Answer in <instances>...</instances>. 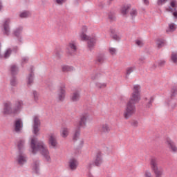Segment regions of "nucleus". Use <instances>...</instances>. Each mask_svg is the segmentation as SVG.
<instances>
[{
    "label": "nucleus",
    "instance_id": "1",
    "mask_svg": "<svg viewBox=\"0 0 177 177\" xmlns=\"http://www.w3.org/2000/svg\"><path fill=\"white\" fill-rule=\"evenodd\" d=\"M37 139L35 138H30V149L32 154H36L37 151H40L41 154L44 157L46 161L50 162V156L49 155V150L48 147L42 141L37 142Z\"/></svg>",
    "mask_w": 177,
    "mask_h": 177
},
{
    "label": "nucleus",
    "instance_id": "2",
    "mask_svg": "<svg viewBox=\"0 0 177 177\" xmlns=\"http://www.w3.org/2000/svg\"><path fill=\"white\" fill-rule=\"evenodd\" d=\"M149 165L151 171L153 172V177H162V175H164V169L162 167H158V163L156 158H152L150 160ZM144 177H153V174H151V171L149 170H146L144 172Z\"/></svg>",
    "mask_w": 177,
    "mask_h": 177
},
{
    "label": "nucleus",
    "instance_id": "3",
    "mask_svg": "<svg viewBox=\"0 0 177 177\" xmlns=\"http://www.w3.org/2000/svg\"><path fill=\"white\" fill-rule=\"evenodd\" d=\"M80 37L82 41H87V48L90 50L95 48V45H96V42L97 41V35L96 33H93L91 36H88L85 32H82Z\"/></svg>",
    "mask_w": 177,
    "mask_h": 177
},
{
    "label": "nucleus",
    "instance_id": "4",
    "mask_svg": "<svg viewBox=\"0 0 177 177\" xmlns=\"http://www.w3.org/2000/svg\"><path fill=\"white\" fill-rule=\"evenodd\" d=\"M136 113V106L131 102H127L123 111L122 117L124 120H129Z\"/></svg>",
    "mask_w": 177,
    "mask_h": 177
},
{
    "label": "nucleus",
    "instance_id": "5",
    "mask_svg": "<svg viewBox=\"0 0 177 177\" xmlns=\"http://www.w3.org/2000/svg\"><path fill=\"white\" fill-rule=\"evenodd\" d=\"M56 98L58 102H64L66 99V84L64 83L58 86Z\"/></svg>",
    "mask_w": 177,
    "mask_h": 177
},
{
    "label": "nucleus",
    "instance_id": "6",
    "mask_svg": "<svg viewBox=\"0 0 177 177\" xmlns=\"http://www.w3.org/2000/svg\"><path fill=\"white\" fill-rule=\"evenodd\" d=\"M48 145L51 149H57V147H59V142H57L56 133H50L48 134Z\"/></svg>",
    "mask_w": 177,
    "mask_h": 177
},
{
    "label": "nucleus",
    "instance_id": "7",
    "mask_svg": "<svg viewBox=\"0 0 177 177\" xmlns=\"http://www.w3.org/2000/svg\"><path fill=\"white\" fill-rule=\"evenodd\" d=\"M77 52V43L74 41H70L66 48V53L68 56H73Z\"/></svg>",
    "mask_w": 177,
    "mask_h": 177
},
{
    "label": "nucleus",
    "instance_id": "8",
    "mask_svg": "<svg viewBox=\"0 0 177 177\" xmlns=\"http://www.w3.org/2000/svg\"><path fill=\"white\" fill-rule=\"evenodd\" d=\"M39 127H41V121H39V118L35 115L33 117L32 133L36 136L39 135Z\"/></svg>",
    "mask_w": 177,
    "mask_h": 177
},
{
    "label": "nucleus",
    "instance_id": "9",
    "mask_svg": "<svg viewBox=\"0 0 177 177\" xmlns=\"http://www.w3.org/2000/svg\"><path fill=\"white\" fill-rule=\"evenodd\" d=\"M15 110L12 108V103L10 102H4L3 104V109L1 110L2 115H9L12 113H15Z\"/></svg>",
    "mask_w": 177,
    "mask_h": 177
},
{
    "label": "nucleus",
    "instance_id": "10",
    "mask_svg": "<svg viewBox=\"0 0 177 177\" xmlns=\"http://www.w3.org/2000/svg\"><path fill=\"white\" fill-rule=\"evenodd\" d=\"M89 120V113H84L80 116V121L78 123L79 128H85L86 127V122Z\"/></svg>",
    "mask_w": 177,
    "mask_h": 177
},
{
    "label": "nucleus",
    "instance_id": "11",
    "mask_svg": "<svg viewBox=\"0 0 177 177\" xmlns=\"http://www.w3.org/2000/svg\"><path fill=\"white\" fill-rule=\"evenodd\" d=\"M94 164L95 167H100L103 164V152L102 151H97L95 153Z\"/></svg>",
    "mask_w": 177,
    "mask_h": 177
},
{
    "label": "nucleus",
    "instance_id": "12",
    "mask_svg": "<svg viewBox=\"0 0 177 177\" xmlns=\"http://www.w3.org/2000/svg\"><path fill=\"white\" fill-rule=\"evenodd\" d=\"M165 145H167L168 149L171 153H177V147L175 142H174L170 138H166Z\"/></svg>",
    "mask_w": 177,
    "mask_h": 177
},
{
    "label": "nucleus",
    "instance_id": "13",
    "mask_svg": "<svg viewBox=\"0 0 177 177\" xmlns=\"http://www.w3.org/2000/svg\"><path fill=\"white\" fill-rule=\"evenodd\" d=\"M13 130L14 132H16L17 133H20V132H21L23 130V120H21V119H17L14 122Z\"/></svg>",
    "mask_w": 177,
    "mask_h": 177
},
{
    "label": "nucleus",
    "instance_id": "14",
    "mask_svg": "<svg viewBox=\"0 0 177 177\" xmlns=\"http://www.w3.org/2000/svg\"><path fill=\"white\" fill-rule=\"evenodd\" d=\"M140 99H141L140 94L131 93L130 99L127 102H131L133 104H136V103H139V102H140Z\"/></svg>",
    "mask_w": 177,
    "mask_h": 177
},
{
    "label": "nucleus",
    "instance_id": "15",
    "mask_svg": "<svg viewBox=\"0 0 177 177\" xmlns=\"http://www.w3.org/2000/svg\"><path fill=\"white\" fill-rule=\"evenodd\" d=\"M17 161L19 165H23L27 162V156L23 152H19Z\"/></svg>",
    "mask_w": 177,
    "mask_h": 177
},
{
    "label": "nucleus",
    "instance_id": "16",
    "mask_svg": "<svg viewBox=\"0 0 177 177\" xmlns=\"http://www.w3.org/2000/svg\"><path fill=\"white\" fill-rule=\"evenodd\" d=\"M169 6L166 8L167 12H174L177 8V1L176 0H171L169 3Z\"/></svg>",
    "mask_w": 177,
    "mask_h": 177
},
{
    "label": "nucleus",
    "instance_id": "17",
    "mask_svg": "<svg viewBox=\"0 0 177 177\" xmlns=\"http://www.w3.org/2000/svg\"><path fill=\"white\" fill-rule=\"evenodd\" d=\"M110 131H111L110 124L107 123H104L101 125L100 131L102 132V133H109Z\"/></svg>",
    "mask_w": 177,
    "mask_h": 177
},
{
    "label": "nucleus",
    "instance_id": "18",
    "mask_svg": "<svg viewBox=\"0 0 177 177\" xmlns=\"http://www.w3.org/2000/svg\"><path fill=\"white\" fill-rule=\"evenodd\" d=\"M60 135L62 138L66 139L70 135V129L67 127H62L60 131Z\"/></svg>",
    "mask_w": 177,
    "mask_h": 177
},
{
    "label": "nucleus",
    "instance_id": "19",
    "mask_svg": "<svg viewBox=\"0 0 177 177\" xmlns=\"http://www.w3.org/2000/svg\"><path fill=\"white\" fill-rule=\"evenodd\" d=\"M77 167H78V161L77 160L73 158L69 160V168L71 171H75L77 169Z\"/></svg>",
    "mask_w": 177,
    "mask_h": 177
},
{
    "label": "nucleus",
    "instance_id": "20",
    "mask_svg": "<svg viewBox=\"0 0 177 177\" xmlns=\"http://www.w3.org/2000/svg\"><path fill=\"white\" fill-rule=\"evenodd\" d=\"M61 70L62 73H71L75 70L73 66H68V65H62L61 66Z\"/></svg>",
    "mask_w": 177,
    "mask_h": 177
},
{
    "label": "nucleus",
    "instance_id": "21",
    "mask_svg": "<svg viewBox=\"0 0 177 177\" xmlns=\"http://www.w3.org/2000/svg\"><path fill=\"white\" fill-rule=\"evenodd\" d=\"M9 23H10V19H6L3 24L4 34H6V35H9V32H10Z\"/></svg>",
    "mask_w": 177,
    "mask_h": 177
},
{
    "label": "nucleus",
    "instance_id": "22",
    "mask_svg": "<svg viewBox=\"0 0 177 177\" xmlns=\"http://www.w3.org/2000/svg\"><path fill=\"white\" fill-rule=\"evenodd\" d=\"M153 97H145L144 100L145 107L147 109H150L153 104Z\"/></svg>",
    "mask_w": 177,
    "mask_h": 177
},
{
    "label": "nucleus",
    "instance_id": "23",
    "mask_svg": "<svg viewBox=\"0 0 177 177\" xmlns=\"http://www.w3.org/2000/svg\"><path fill=\"white\" fill-rule=\"evenodd\" d=\"M81 96L80 95V93L78 91L74 92L71 96V102H78L80 100Z\"/></svg>",
    "mask_w": 177,
    "mask_h": 177
},
{
    "label": "nucleus",
    "instance_id": "24",
    "mask_svg": "<svg viewBox=\"0 0 177 177\" xmlns=\"http://www.w3.org/2000/svg\"><path fill=\"white\" fill-rule=\"evenodd\" d=\"M24 145H26V140H19L17 142V147L19 149V152L23 153V150H24Z\"/></svg>",
    "mask_w": 177,
    "mask_h": 177
},
{
    "label": "nucleus",
    "instance_id": "25",
    "mask_svg": "<svg viewBox=\"0 0 177 177\" xmlns=\"http://www.w3.org/2000/svg\"><path fill=\"white\" fill-rule=\"evenodd\" d=\"M26 83L28 86L32 85L34 84V73H30L29 75L27 77Z\"/></svg>",
    "mask_w": 177,
    "mask_h": 177
},
{
    "label": "nucleus",
    "instance_id": "26",
    "mask_svg": "<svg viewBox=\"0 0 177 177\" xmlns=\"http://www.w3.org/2000/svg\"><path fill=\"white\" fill-rule=\"evenodd\" d=\"M129 9H131V6L129 4L124 5L121 10V13L123 16H125L128 13Z\"/></svg>",
    "mask_w": 177,
    "mask_h": 177
},
{
    "label": "nucleus",
    "instance_id": "27",
    "mask_svg": "<svg viewBox=\"0 0 177 177\" xmlns=\"http://www.w3.org/2000/svg\"><path fill=\"white\" fill-rule=\"evenodd\" d=\"M140 85L139 84H135L133 86V88H132V93H136V94H138V95H140Z\"/></svg>",
    "mask_w": 177,
    "mask_h": 177
},
{
    "label": "nucleus",
    "instance_id": "28",
    "mask_svg": "<svg viewBox=\"0 0 177 177\" xmlns=\"http://www.w3.org/2000/svg\"><path fill=\"white\" fill-rule=\"evenodd\" d=\"M23 108V101L21 100H18L15 103V113H16V111H19L21 109Z\"/></svg>",
    "mask_w": 177,
    "mask_h": 177
},
{
    "label": "nucleus",
    "instance_id": "29",
    "mask_svg": "<svg viewBox=\"0 0 177 177\" xmlns=\"http://www.w3.org/2000/svg\"><path fill=\"white\" fill-rule=\"evenodd\" d=\"M176 30V25L172 23L169 24V28L166 30V32H174Z\"/></svg>",
    "mask_w": 177,
    "mask_h": 177
},
{
    "label": "nucleus",
    "instance_id": "30",
    "mask_svg": "<svg viewBox=\"0 0 177 177\" xmlns=\"http://www.w3.org/2000/svg\"><path fill=\"white\" fill-rule=\"evenodd\" d=\"M135 44L139 48H142L145 45V41L142 38H138L135 40Z\"/></svg>",
    "mask_w": 177,
    "mask_h": 177
},
{
    "label": "nucleus",
    "instance_id": "31",
    "mask_svg": "<svg viewBox=\"0 0 177 177\" xmlns=\"http://www.w3.org/2000/svg\"><path fill=\"white\" fill-rule=\"evenodd\" d=\"M95 85L98 89H104V88H106V86H107V84H106V83H102L100 82H95Z\"/></svg>",
    "mask_w": 177,
    "mask_h": 177
},
{
    "label": "nucleus",
    "instance_id": "32",
    "mask_svg": "<svg viewBox=\"0 0 177 177\" xmlns=\"http://www.w3.org/2000/svg\"><path fill=\"white\" fill-rule=\"evenodd\" d=\"M171 61L174 64H177V52H173L171 55Z\"/></svg>",
    "mask_w": 177,
    "mask_h": 177
},
{
    "label": "nucleus",
    "instance_id": "33",
    "mask_svg": "<svg viewBox=\"0 0 177 177\" xmlns=\"http://www.w3.org/2000/svg\"><path fill=\"white\" fill-rule=\"evenodd\" d=\"M30 16H31V13H30V12L28 11H24L21 12L19 15V17H21V19H24L26 17H30Z\"/></svg>",
    "mask_w": 177,
    "mask_h": 177
},
{
    "label": "nucleus",
    "instance_id": "34",
    "mask_svg": "<svg viewBox=\"0 0 177 177\" xmlns=\"http://www.w3.org/2000/svg\"><path fill=\"white\" fill-rule=\"evenodd\" d=\"M32 97H33V102L35 103H38V100H39V94L37 91L32 92Z\"/></svg>",
    "mask_w": 177,
    "mask_h": 177
},
{
    "label": "nucleus",
    "instance_id": "35",
    "mask_svg": "<svg viewBox=\"0 0 177 177\" xmlns=\"http://www.w3.org/2000/svg\"><path fill=\"white\" fill-rule=\"evenodd\" d=\"M81 134V131H80V129L76 130L73 134V140H78L80 138V135Z\"/></svg>",
    "mask_w": 177,
    "mask_h": 177
},
{
    "label": "nucleus",
    "instance_id": "36",
    "mask_svg": "<svg viewBox=\"0 0 177 177\" xmlns=\"http://www.w3.org/2000/svg\"><path fill=\"white\" fill-rule=\"evenodd\" d=\"M135 66H130L126 69V75H130L135 71Z\"/></svg>",
    "mask_w": 177,
    "mask_h": 177
},
{
    "label": "nucleus",
    "instance_id": "37",
    "mask_svg": "<svg viewBox=\"0 0 177 177\" xmlns=\"http://www.w3.org/2000/svg\"><path fill=\"white\" fill-rule=\"evenodd\" d=\"M165 45V41L163 39H158L157 40V46L158 48H162Z\"/></svg>",
    "mask_w": 177,
    "mask_h": 177
},
{
    "label": "nucleus",
    "instance_id": "38",
    "mask_svg": "<svg viewBox=\"0 0 177 177\" xmlns=\"http://www.w3.org/2000/svg\"><path fill=\"white\" fill-rule=\"evenodd\" d=\"M95 162L94 161H90L87 163L86 165V169L88 171H91V169H92V168H93V167H95Z\"/></svg>",
    "mask_w": 177,
    "mask_h": 177
},
{
    "label": "nucleus",
    "instance_id": "39",
    "mask_svg": "<svg viewBox=\"0 0 177 177\" xmlns=\"http://www.w3.org/2000/svg\"><path fill=\"white\" fill-rule=\"evenodd\" d=\"M109 52L110 55H111L112 56H114L117 55V48L111 47L109 48Z\"/></svg>",
    "mask_w": 177,
    "mask_h": 177
},
{
    "label": "nucleus",
    "instance_id": "40",
    "mask_svg": "<svg viewBox=\"0 0 177 177\" xmlns=\"http://www.w3.org/2000/svg\"><path fill=\"white\" fill-rule=\"evenodd\" d=\"M32 169L36 172V174H38L39 172V165L38 163H34Z\"/></svg>",
    "mask_w": 177,
    "mask_h": 177
},
{
    "label": "nucleus",
    "instance_id": "41",
    "mask_svg": "<svg viewBox=\"0 0 177 177\" xmlns=\"http://www.w3.org/2000/svg\"><path fill=\"white\" fill-rule=\"evenodd\" d=\"M171 97H174V96H176L177 95V86H174L172 88H171Z\"/></svg>",
    "mask_w": 177,
    "mask_h": 177
},
{
    "label": "nucleus",
    "instance_id": "42",
    "mask_svg": "<svg viewBox=\"0 0 177 177\" xmlns=\"http://www.w3.org/2000/svg\"><path fill=\"white\" fill-rule=\"evenodd\" d=\"M138 15V11L136 9H132L130 11V16H131L132 18L136 17Z\"/></svg>",
    "mask_w": 177,
    "mask_h": 177
},
{
    "label": "nucleus",
    "instance_id": "43",
    "mask_svg": "<svg viewBox=\"0 0 177 177\" xmlns=\"http://www.w3.org/2000/svg\"><path fill=\"white\" fill-rule=\"evenodd\" d=\"M165 63H167L165 60L160 59L158 62V66H159V67H164V66H165Z\"/></svg>",
    "mask_w": 177,
    "mask_h": 177
},
{
    "label": "nucleus",
    "instance_id": "44",
    "mask_svg": "<svg viewBox=\"0 0 177 177\" xmlns=\"http://www.w3.org/2000/svg\"><path fill=\"white\" fill-rule=\"evenodd\" d=\"M10 71L12 74H15L17 71V66L16 65H11Z\"/></svg>",
    "mask_w": 177,
    "mask_h": 177
},
{
    "label": "nucleus",
    "instance_id": "45",
    "mask_svg": "<svg viewBox=\"0 0 177 177\" xmlns=\"http://www.w3.org/2000/svg\"><path fill=\"white\" fill-rule=\"evenodd\" d=\"M91 78L93 81H97L99 80V74H93Z\"/></svg>",
    "mask_w": 177,
    "mask_h": 177
},
{
    "label": "nucleus",
    "instance_id": "46",
    "mask_svg": "<svg viewBox=\"0 0 177 177\" xmlns=\"http://www.w3.org/2000/svg\"><path fill=\"white\" fill-rule=\"evenodd\" d=\"M10 84L12 86H15V85H17V80H16V78L12 77L10 80Z\"/></svg>",
    "mask_w": 177,
    "mask_h": 177
},
{
    "label": "nucleus",
    "instance_id": "47",
    "mask_svg": "<svg viewBox=\"0 0 177 177\" xmlns=\"http://www.w3.org/2000/svg\"><path fill=\"white\" fill-rule=\"evenodd\" d=\"M54 1L57 5H63V3H64V2H66L67 0H54Z\"/></svg>",
    "mask_w": 177,
    "mask_h": 177
},
{
    "label": "nucleus",
    "instance_id": "48",
    "mask_svg": "<svg viewBox=\"0 0 177 177\" xmlns=\"http://www.w3.org/2000/svg\"><path fill=\"white\" fill-rule=\"evenodd\" d=\"M113 39H115V41H120L121 39V36L119 35H113L112 36Z\"/></svg>",
    "mask_w": 177,
    "mask_h": 177
},
{
    "label": "nucleus",
    "instance_id": "49",
    "mask_svg": "<svg viewBox=\"0 0 177 177\" xmlns=\"http://www.w3.org/2000/svg\"><path fill=\"white\" fill-rule=\"evenodd\" d=\"M167 0H158L157 1V4L159 6H161V5H164V3H165V2H167Z\"/></svg>",
    "mask_w": 177,
    "mask_h": 177
},
{
    "label": "nucleus",
    "instance_id": "50",
    "mask_svg": "<svg viewBox=\"0 0 177 177\" xmlns=\"http://www.w3.org/2000/svg\"><path fill=\"white\" fill-rule=\"evenodd\" d=\"M131 125L132 127H138V125H139V122H138L137 120H133L131 122Z\"/></svg>",
    "mask_w": 177,
    "mask_h": 177
},
{
    "label": "nucleus",
    "instance_id": "51",
    "mask_svg": "<svg viewBox=\"0 0 177 177\" xmlns=\"http://www.w3.org/2000/svg\"><path fill=\"white\" fill-rule=\"evenodd\" d=\"M174 19H177V10H174L173 12H171Z\"/></svg>",
    "mask_w": 177,
    "mask_h": 177
},
{
    "label": "nucleus",
    "instance_id": "52",
    "mask_svg": "<svg viewBox=\"0 0 177 177\" xmlns=\"http://www.w3.org/2000/svg\"><path fill=\"white\" fill-rule=\"evenodd\" d=\"M97 60L100 63H103V62H104V57H101L98 58Z\"/></svg>",
    "mask_w": 177,
    "mask_h": 177
},
{
    "label": "nucleus",
    "instance_id": "53",
    "mask_svg": "<svg viewBox=\"0 0 177 177\" xmlns=\"http://www.w3.org/2000/svg\"><path fill=\"white\" fill-rule=\"evenodd\" d=\"M20 30H17L15 32V35L17 36V37H19V35H20Z\"/></svg>",
    "mask_w": 177,
    "mask_h": 177
},
{
    "label": "nucleus",
    "instance_id": "54",
    "mask_svg": "<svg viewBox=\"0 0 177 177\" xmlns=\"http://www.w3.org/2000/svg\"><path fill=\"white\" fill-rule=\"evenodd\" d=\"M143 2L145 3V5H147V6H149V4L150 3L149 0H143Z\"/></svg>",
    "mask_w": 177,
    "mask_h": 177
},
{
    "label": "nucleus",
    "instance_id": "55",
    "mask_svg": "<svg viewBox=\"0 0 177 177\" xmlns=\"http://www.w3.org/2000/svg\"><path fill=\"white\" fill-rule=\"evenodd\" d=\"M152 68H157V64L156 63L152 64Z\"/></svg>",
    "mask_w": 177,
    "mask_h": 177
},
{
    "label": "nucleus",
    "instance_id": "56",
    "mask_svg": "<svg viewBox=\"0 0 177 177\" xmlns=\"http://www.w3.org/2000/svg\"><path fill=\"white\" fill-rule=\"evenodd\" d=\"M22 61H23V62H28V58H27V57H24V58L22 59Z\"/></svg>",
    "mask_w": 177,
    "mask_h": 177
},
{
    "label": "nucleus",
    "instance_id": "57",
    "mask_svg": "<svg viewBox=\"0 0 177 177\" xmlns=\"http://www.w3.org/2000/svg\"><path fill=\"white\" fill-rule=\"evenodd\" d=\"M109 19H110L111 20H114V19H115V17L114 15H112V17H110V16H109Z\"/></svg>",
    "mask_w": 177,
    "mask_h": 177
},
{
    "label": "nucleus",
    "instance_id": "58",
    "mask_svg": "<svg viewBox=\"0 0 177 177\" xmlns=\"http://www.w3.org/2000/svg\"><path fill=\"white\" fill-rule=\"evenodd\" d=\"M87 177H93V175H92V174L89 173L88 174V176Z\"/></svg>",
    "mask_w": 177,
    "mask_h": 177
},
{
    "label": "nucleus",
    "instance_id": "59",
    "mask_svg": "<svg viewBox=\"0 0 177 177\" xmlns=\"http://www.w3.org/2000/svg\"><path fill=\"white\" fill-rule=\"evenodd\" d=\"M75 3H78V2H81V0H75Z\"/></svg>",
    "mask_w": 177,
    "mask_h": 177
},
{
    "label": "nucleus",
    "instance_id": "60",
    "mask_svg": "<svg viewBox=\"0 0 177 177\" xmlns=\"http://www.w3.org/2000/svg\"><path fill=\"white\" fill-rule=\"evenodd\" d=\"M105 177H113V176L110 175V174H108L106 175Z\"/></svg>",
    "mask_w": 177,
    "mask_h": 177
},
{
    "label": "nucleus",
    "instance_id": "61",
    "mask_svg": "<svg viewBox=\"0 0 177 177\" xmlns=\"http://www.w3.org/2000/svg\"><path fill=\"white\" fill-rule=\"evenodd\" d=\"M2 9V4L0 3V10Z\"/></svg>",
    "mask_w": 177,
    "mask_h": 177
},
{
    "label": "nucleus",
    "instance_id": "62",
    "mask_svg": "<svg viewBox=\"0 0 177 177\" xmlns=\"http://www.w3.org/2000/svg\"><path fill=\"white\" fill-rule=\"evenodd\" d=\"M84 32L86 31V30H88V28L86 27H84Z\"/></svg>",
    "mask_w": 177,
    "mask_h": 177
}]
</instances>
